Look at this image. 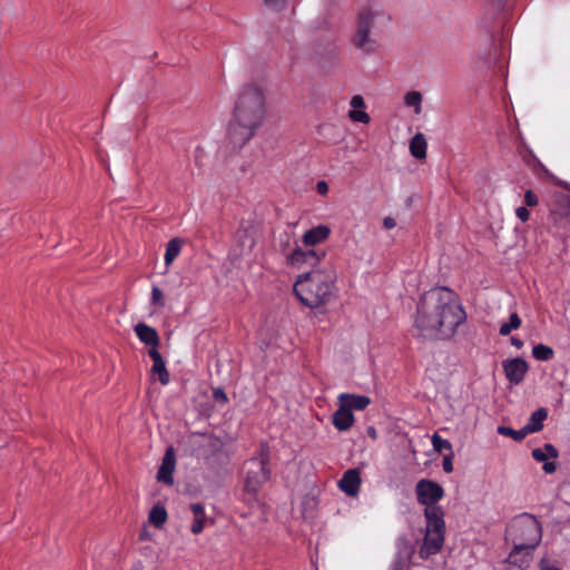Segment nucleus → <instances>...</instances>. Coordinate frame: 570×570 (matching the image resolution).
<instances>
[{"label":"nucleus","mask_w":570,"mask_h":570,"mask_svg":"<svg viewBox=\"0 0 570 570\" xmlns=\"http://www.w3.org/2000/svg\"><path fill=\"white\" fill-rule=\"evenodd\" d=\"M463 322V308L453 293L433 288L423 294L414 317L416 336L424 340H448Z\"/></svg>","instance_id":"1"},{"label":"nucleus","mask_w":570,"mask_h":570,"mask_svg":"<svg viewBox=\"0 0 570 570\" xmlns=\"http://www.w3.org/2000/svg\"><path fill=\"white\" fill-rule=\"evenodd\" d=\"M323 257H325V252L303 250L299 247L287 255V262L291 265L301 267L303 264H307L313 267L312 271L302 274L294 284L296 296L302 304L309 308L325 305L335 289L337 279L335 269L330 264L315 268Z\"/></svg>","instance_id":"2"},{"label":"nucleus","mask_w":570,"mask_h":570,"mask_svg":"<svg viewBox=\"0 0 570 570\" xmlns=\"http://www.w3.org/2000/svg\"><path fill=\"white\" fill-rule=\"evenodd\" d=\"M265 91L261 83L248 82L239 91L227 138L234 148L243 147L256 134L265 117Z\"/></svg>","instance_id":"3"},{"label":"nucleus","mask_w":570,"mask_h":570,"mask_svg":"<svg viewBox=\"0 0 570 570\" xmlns=\"http://www.w3.org/2000/svg\"><path fill=\"white\" fill-rule=\"evenodd\" d=\"M541 523L530 513L517 515L509 523L505 531V541L511 542L513 547H528V549H535L541 542Z\"/></svg>","instance_id":"4"},{"label":"nucleus","mask_w":570,"mask_h":570,"mask_svg":"<svg viewBox=\"0 0 570 570\" xmlns=\"http://www.w3.org/2000/svg\"><path fill=\"white\" fill-rule=\"evenodd\" d=\"M424 515L426 518V532L419 554L426 559L441 550L444 541L445 523L442 508L425 509Z\"/></svg>","instance_id":"5"},{"label":"nucleus","mask_w":570,"mask_h":570,"mask_svg":"<svg viewBox=\"0 0 570 570\" xmlns=\"http://www.w3.org/2000/svg\"><path fill=\"white\" fill-rule=\"evenodd\" d=\"M262 459H252L247 462V475L245 480V491L256 494L259 488L269 479L268 464V446H262Z\"/></svg>","instance_id":"6"},{"label":"nucleus","mask_w":570,"mask_h":570,"mask_svg":"<svg viewBox=\"0 0 570 570\" xmlns=\"http://www.w3.org/2000/svg\"><path fill=\"white\" fill-rule=\"evenodd\" d=\"M375 13L370 9H362L357 16L356 32L353 38L355 47L362 50L371 51L373 40L370 38L371 29L374 24Z\"/></svg>","instance_id":"7"},{"label":"nucleus","mask_w":570,"mask_h":570,"mask_svg":"<svg viewBox=\"0 0 570 570\" xmlns=\"http://www.w3.org/2000/svg\"><path fill=\"white\" fill-rule=\"evenodd\" d=\"M415 493L417 502L425 505V509L440 508L436 502L444 495L443 488L439 483L426 479L416 483Z\"/></svg>","instance_id":"8"},{"label":"nucleus","mask_w":570,"mask_h":570,"mask_svg":"<svg viewBox=\"0 0 570 570\" xmlns=\"http://www.w3.org/2000/svg\"><path fill=\"white\" fill-rule=\"evenodd\" d=\"M504 375L511 385H519L523 382L529 371V365L522 357L508 358L502 362Z\"/></svg>","instance_id":"9"},{"label":"nucleus","mask_w":570,"mask_h":570,"mask_svg":"<svg viewBox=\"0 0 570 570\" xmlns=\"http://www.w3.org/2000/svg\"><path fill=\"white\" fill-rule=\"evenodd\" d=\"M176 469V455L173 446L165 451L161 464L157 471L156 479L159 483L171 487L174 484V472Z\"/></svg>","instance_id":"10"},{"label":"nucleus","mask_w":570,"mask_h":570,"mask_svg":"<svg viewBox=\"0 0 570 570\" xmlns=\"http://www.w3.org/2000/svg\"><path fill=\"white\" fill-rule=\"evenodd\" d=\"M203 443L200 448L204 451V458L206 460H212L217 456H224L227 459V455L223 452L225 442L216 435L213 434H202Z\"/></svg>","instance_id":"11"},{"label":"nucleus","mask_w":570,"mask_h":570,"mask_svg":"<svg viewBox=\"0 0 570 570\" xmlns=\"http://www.w3.org/2000/svg\"><path fill=\"white\" fill-rule=\"evenodd\" d=\"M534 549H528V547H513L512 551L507 558V562L517 567L519 570L529 568L533 559Z\"/></svg>","instance_id":"12"},{"label":"nucleus","mask_w":570,"mask_h":570,"mask_svg":"<svg viewBox=\"0 0 570 570\" xmlns=\"http://www.w3.org/2000/svg\"><path fill=\"white\" fill-rule=\"evenodd\" d=\"M414 552V546L407 539L400 538L397 540V556L393 570H402L405 567L407 568Z\"/></svg>","instance_id":"13"},{"label":"nucleus","mask_w":570,"mask_h":570,"mask_svg":"<svg viewBox=\"0 0 570 570\" xmlns=\"http://www.w3.org/2000/svg\"><path fill=\"white\" fill-rule=\"evenodd\" d=\"M361 485L360 471L357 469L347 470L338 482L340 489L347 495L354 497L357 494Z\"/></svg>","instance_id":"14"},{"label":"nucleus","mask_w":570,"mask_h":570,"mask_svg":"<svg viewBox=\"0 0 570 570\" xmlns=\"http://www.w3.org/2000/svg\"><path fill=\"white\" fill-rule=\"evenodd\" d=\"M134 330L141 343L149 347H159L160 338L157 331L154 327L145 323H138L135 325Z\"/></svg>","instance_id":"15"},{"label":"nucleus","mask_w":570,"mask_h":570,"mask_svg":"<svg viewBox=\"0 0 570 570\" xmlns=\"http://www.w3.org/2000/svg\"><path fill=\"white\" fill-rule=\"evenodd\" d=\"M370 403V397L365 395L343 393L338 396V404L344 405L351 412L353 410L363 411L368 406Z\"/></svg>","instance_id":"16"},{"label":"nucleus","mask_w":570,"mask_h":570,"mask_svg":"<svg viewBox=\"0 0 570 570\" xmlns=\"http://www.w3.org/2000/svg\"><path fill=\"white\" fill-rule=\"evenodd\" d=\"M331 229L326 225H318L317 227L306 230L303 235V243L307 246H315L330 236Z\"/></svg>","instance_id":"17"},{"label":"nucleus","mask_w":570,"mask_h":570,"mask_svg":"<svg viewBox=\"0 0 570 570\" xmlns=\"http://www.w3.org/2000/svg\"><path fill=\"white\" fill-rule=\"evenodd\" d=\"M354 415L344 405L338 404L337 411L333 414V424L340 431H346L354 424Z\"/></svg>","instance_id":"18"},{"label":"nucleus","mask_w":570,"mask_h":570,"mask_svg":"<svg viewBox=\"0 0 570 570\" xmlns=\"http://www.w3.org/2000/svg\"><path fill=\"white\" fill-rule=\"evenodd\" d=\"M548 417V410L546 407H539L529 417L524 425L528 434L540 432L543 429V422Z\"/></svg>","instance_id":"19"},{"label":"nucleus","mask_w":570,"mask_h":570,"mask_svg":"<svg viewBox=\"0 0 570 570\" xmlns=\"http://www.w3.org/2000/svg\"><path fill=\"white\" fill-rule=\"evenodd\" d=\"M426 147L428 142L423 134L417 132L413 136L410 141V153L413 157L419 160H423L426 158Z\"/></svg>","instance_id":"20"},{"label":"nucleus","mask_w":570,"mask_h":570,"mask_svg":"<svg viewBox=\"0 0 570 570\" xmlns=\"http://www.w3.org/2000/svg\"><path fill=\"white\" fill-rule=\"evenodd\" d=\"M168 519L167 511L160 503L155 504L148 514V521L156 528H161Z\"/></svg>","instance_id":"21"},{"label":"nucleus","mask_w":570,"mask_h":570,"mask_svg":"<svg viewBox=\"0 0 570 570\" xmlns=\"http://www.w3.org/2000/svg\"><path fill=\"white\" fill-rule=\"evenodd\" d=\"M184 240L181 238L175 237L170 239L166 246L165 253V263L169 266L174 259L179 255Z\"/></svg>","instance_id":"22"},{"label":"nucleus","mask_w":570,"mask_h":570,"mask_svg":"<svg viewBox=\"0 0 570 570\" xmlns=\"http://www.w3.org/2000/svg\"><path fill=\"white\" fill-rule=\"evenodd\" d=\"M532 355L538 361L548 362L554 357V351L548 345L537 344L532 348Z\"/></svg>","instance_id":"23"},{"label":"nucleus","mask_w":570,"mask_h":570,"mask_svg":"<svg viewBox=\"0 0 570 570\" xmlns=\"http://www.w3.org/2000/svg\"><path fill=\"white\" fill-rule=\"evenodd\" d=\"M497 431L500 435L509 436L517 442L524 440L529 435L524 426L520 430H514L510 426L500 425Z\"/></svg>","instance_id":"24"},{"label":"nucleus","mask_w":570,"mask_h":570,"mask_svg":"<svg viewBox=\"0 0 570 570\" xmlns=\"http://www.w3.org/2000/svg\"><path fill=\"white\" fill-rule=\"evenodd\" d=\"M421 101H422V95L420 91H415V90L410 91L404 97L405 105L409 107H414V112L416 115L421 114V111H422Z\"/></svg>","instance_id":"25"},{"label":"nucleus","mask_w":570,"mask_h":570,"mask_svg":"<svg viewBox=\"0 0 570 570\" xmlns=\"http://www.w3.org/2000/svg\"><path fill=\"white\" fill-rule=\"evenodd\" d=\"M151 372L154 374H158V377H159V381L161 384L166 385L169 383V373L166 368V364H165L164 360L154 362Z\"/></svg>","instance_id":"26"},{"label":"nucleus","mask_w":570,"mask_h":570,"mask_svg":"<svg viewBox=\"0 0 570 570\" xmlns=\"http://www.w3.org/2000/svg\"><path fill=\"white\" fill-rule=\"evenodd\" d=\"M505 4L507 0H487L485 10L494 18L504 9Z\"/></svg>","instance_id":"27"},{"label":"nucleus","mask_w":570,"mask_h":570,"mask_svg":"<svg viewBox=\"0 0 570 570\" xmlns=\"http://www.w3.org/2000/svg\"><path fill=\"white\" fill-rule=\"evenodd\" d=\"M303 518L308 519L312 517V512L316 509L317 502L316 499L313 497H306L303 500Z\"/></svg>","instance_id":"28"},{"label":"nucleus","mask_w":570,"mask_h":570,"mask_svg":"<svg viewBox=\"0 0 570 570\" xmlns=\"http://www.w3.org/2000/svg\"><path fill=\"white\" fill-rule=\"evenodd\" d=\"M348 117L351 118V120H353L355 122H362V124H368L371 120L368 114H366L363 110H356V109L350 110Z\"/></svg>","instance_id":"29"},{"label":"nucleus","mask_w":570,"mask_h":570,"mask_svg":"<svg viewBox=\"0 0 570 570\" xmlns=\"http://www.w3.org/2000/svg\"><path fill=\"white\" fill-rule=\"evenodd\" d=\"M432 444L436 452H441L442 450H451V444L449 441L441 439L439 434H434L432 436Z\"/></svg>","instance_id":"30"},{"label":"nucleus","mask_w":570,"mask_h":570,"mask_svg":"<svg viewBox=\"0 0 570 570\" xmlns=\"http://www.w3.org/2000/svg\"><path fill=\"white\" fill-rule=\"evenodd\" d=\"M151 302H153V304L157 305L158 307L165 306L164 294H163L161 289L158 288L157 286L153 287Z\"/></svg>","instance_id":"31"},{"label":"nucleus","mask_w":570,"mask_h":570,"mask_svg":"<svg viewBox=\"0 0 570 570\" xmlns=\"http://www.w3.org/2000/svg\"><path fill=\"white\" fill-rule=\"evenodd\" d=\"M291 243H292V242H291V236H289L288 234H284V235H282V236L278 238V240H277V243H276L275 247H276L281 253H285L287 249H289V247H291Z\"/></svg>","instance_id":"32"},{"label":"nucleus","mask_w":570,"mask_h":570,"mask_svg":"<svg viewBox=\"0 0 570 570\" xmlns=\"http://www.w3.org/2000/svg\"><path fill=\"white\" fill-rule=\"evenodd\" d=\"M207 518H194V521L190 527V531L193 534H200L204 531L205 522Z\"/></svg>","instance_id":"33"},{"label":"nucleus","mask_w":570,"mask_h":570,"mask_svg":"<svg viewBox=\"0 0 570 570\" xmlns=\"http://www.w3.org/2000/svg\"><path fill=\"white\" fill-rule=\"evenodd\" d=\"M264 4L275 11H281L286 6V0H263Z\"/></svg>","instance_id":"34"},{"label":"nucleus","mask_w":570,"mask_h":570,"mask_svg":"<svg viewBox=\"0 0 570 570\" xmlns=\"http://www.w3.org/2000/svg\"><path fill=\"white\" fill-rule=\"evenodd\" d=\"M524 203L529 207L537 206L539 203L538 196L531 189H528L524 193Z\"/></svg>","instance_id":"35"},{"label":"nucleus","mask_w":570,"mask_h":570,"mask_svg":"<svg viewBox=\"0 0 570 570\" xmlns=\"http://www.w3.org/2000/svg\"><path fill=\"white\" fill-rule=\"evenodd\" d=\"M213 397L215 401H217L222 404H226L228 402V397H227L226 393L220 387H216L213 390Z\"/></svg>","instance_id":"36"},{"label":"nucleus","mask_w":570,"mask_h":570,"mask_svg":"<svg viewBox=\"0 0 570 570\" xmlns=\"http://www.w3.org/2000/svg\"><path fill=\"white\" fill-rule=\"evenodd\" d=\"M190 510L194 513V518H207L205 513V508L200 503H191Z\"/></svg>","instance_id":"37"},{"label":"nucleus","mask_w":570,"mask_h":570,"mask_svg":"<svg viewBox=\"0 0 570 570\" xmlns=\"http://www.w3.org/2000/svg\"><path fill=\"white\" fill-rule=\"evenodd\" d=\"M517 217L522 222L525 223L530 218V212L527 207L520 206L515 209Z\"/></svg>","instance_id":"38"},{"label":"nucleus","mask_w":570,"mask_h":570,"mask_svg":"<svg viewBox=\"0 0 570 570\" xmlns=\"http://www.w3.org/2000/svg\"><path fill=\"white\" fill-rule=\"evenodd\" d=\"M521 318L518 313L513 312L510 314L509 322L507 324L512 327V330H517L521 326Z\"/></svg>","instance_id":"39"},{"label":"nucleus","mask_w":570,"mask_h":570,"mask_svg":"<svg viewBox=\"0 0 570 570\" xmlns=\"http://www.w3.org/2000/svg\"><path fill=\"white\" fill-rule=\"evenodd\" d=\"M542 450L546 452L547 459H557L559 455L557 448L551 443H546Z\"/></svg>","instance_id":"40"},{"label":"nucleus","mask_w":570,"mask_h":570,"mask_svg":"<svg viewBox=\"0 0 570 570\" xmlns=\"http://www.w3.org/2000/svg\"><path fill=\"white\" fill-rule=\"evenodd\" d=\"M532 458L538 462L547 461V454L541 448H537V449L532 450Z\"/></svg>","instance_id":"41"},{"label":"nucleus","mask_w":570,"mask_h":570,"mask_svg":"<svg viewBox=\"0 0 570 570\" xmlns=\"http://www.w3.org/2000/svg\"><path fill=\"white\" fill-rule=\"evenodd\" d=\"M351 106L356 109V108H364L365 107V102H364V99L362 96L360 95H355L352 97L351 99Z\"/></svg>","instance_id":"42"},{"label":"nucleus","mask_w":570,"mask_h":570,"mask_svg":"<svg viewBox=\"0 0 570 570\" xmlns=\"http://www.w3.org/2000/svg\"><path fill=\"white\" fill-rule=\"evenodd\" d=\"M443 470L446 473H450L453 471V464H452V454H448L443 458Z\"/></svg>","instance_id":"43"},{"label":"nucleus","mask_w":570,"mask_h":570,"mask_svg":"<svg viewBox=\"0 0 570 570\" xmlns=\"http://www.w3.org/2000/svg\"><path fill=\"white\" fill-rule=\"evenodd\" d=\"M542 469L546 473L551 474L557 470V463L554 461H546Z\"/></svg>","instance_id":"44"},{"label":"nucleus","mask_w":570,"mask_h":570,"mask_svg":"<svg viewBox=\"0 0 570 570\" xmlns=\"http://www.w3.org/2000/svg\"><path fill=\"white\" fill-rule=\"evenodd\" d=\"M148 355L153 360V362L161 361L164 360L160 353L158 352V347H150L148 351Z\"/></svg>","instance_id":"45"},{"label":"nucleus","mask_w":570,"mask_h":570,"mask_svg":"<svg viewBox=\"0 0 570 570\" xmlns=\"http://www.w3.org/2000/svg\"><path fill=\"white\" fill-rule=\"evenodd\" d=\"M316 190L320 195H326L328 193V185L324 180H320L316 184Z\"/></svg>","instance_id":"46"},{"label":"nucleus","mask_w":570,"mask_h":570,"mask_svg":"<svg viewBox=\"0 0 570 570\" xmlns=\"http://www.w3.org/2000/svg\"><path fill=\"white\" fill-rule=\"evenodd\" d=\"M540 570H559V568L551 564L548 559L543 558L540 561Z\"/></svg>","instance_id":"47"},{"label":"nucleus","mask_w":570,"mask_h":570,"mask_svg":"<svg viewBox=\"0 0 570 570\" xmlns=\"http://www.w3.org/2000/svg\"><path fill=\"white\" fill-rule=\"evenodd\" d=\"M383 225L386 229H392L396 226V222L393 217L387 216L383 219Z\"/></svg>","instance_id":"48"},{"label":"nucleus","mask_w":570,"mask_h":570,"mask_svg":"<svg viewBox=\"0 0 570 570\" xmlns=\"http://www.w3.org/2000/svg\"><path fill=\"white\" fill-rule=\"evenodd\" d=\"M512 331V327H510L507 323H503L499 328V334L502 336H508Z\"/></svg>","instance_id":"49"},{"label":"nucleus","mask_w":570,"mask_h":570,"mask_svg":"<svg viewBox=\"0 0 570 570\" xmlns=\"http://www.w3.org/2000/svg\"><path fill=\"white\" fill-rule=\"evenodd\" d=\"M139 539L141 541H149L151 540V533L146 528H144L139 534Z\"/></svg>","instance_id":"50"},{"label":"nucleus","mask_w":570,"mask_h":570,"mask_svg":"<svg viewBox=\"0 0 570 570\" xmlns=\"http://www.w3.org/2000/svg\"><path fill=\"white\" fill-rule=\"evenodd\" d=\"M511 344L515 346L517 348H521L523 346V341L519 337L512 336L510 340Z\"/></svg>","instance_id":"51"},{"label":"nucleus","mask_w":570,"mask_h":570,"mask_svg":"<svg viewBox=\"0 0 570 570\" xmlns=\"http://www.w3.org/2000/svg\"><path fill=\"white\" fill-rule=\"evenodd\" d=\"M367 433H368V435H370L372 439H374V440L376 439V431H375V429H374V428H372V426H371V428H368Z\"/></svg>","instance_id":"52"}]
</instances>
